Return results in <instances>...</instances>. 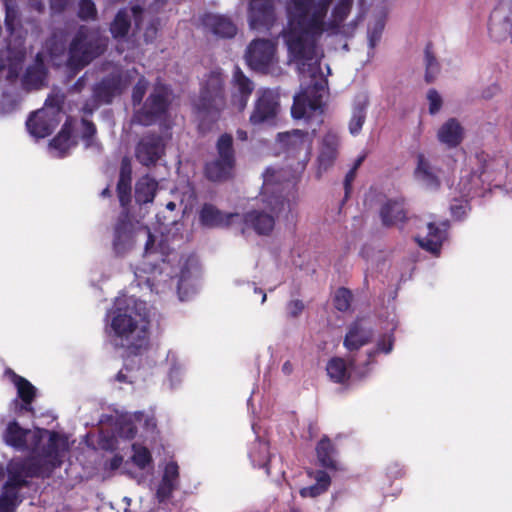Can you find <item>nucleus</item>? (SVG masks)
I'll list each match as a JSON object with an SVG mask.
<instances>
[{
  "label": "nucleus",
  "mask_w": 512,
  "mask_h": 512,
  "mask_svg": "<svg viewBox=\"0 0 512 512\" xmlns=\"http://www.w3.org/2000/svg\"><path fill=\"white\" fill-rule=\"evenodd\" d=\"M149 311L144 301L130 298L112 311L109 336L115 348L127 356H138L150 345Z\"/></svg>",
  "instance_id": "nucleus-1"
},
{
  "label": "nucleus",
  "mask_w": 512,
  "mask_h": 512,
  "mask_svg": "<svg viewBox=\"0 0 512 512\" xmlns=\"http://www.w3.org/2000/svg\"><path fill=\"white\" fill-rule=\"evenodd\" d=\"M275 172L268 168L264 173L261 190V201L264 210L253 209L242 217L245 228L254 230L258 235H269L275 226V218L283 212L291 211V203L287 198L286 186L274 181Z\"/></svg>",
  "instance_id": "nucleus-2"
},
{
  "label": "nucleus",
  "mask_w": 512,
  "mask_h": 512,
  "mask_svg": "<svg viewBox=\"0 0 512 512\" xmlns=\"http://www.w3.org/2000/svg\"><path fill=\"white\" fill-rule=\"evenodd\" d=\"M106 48L107 41L98 30L81 25L69 45L68 65L81 70L102 55Z\"/></svg>",
  "instance_id": "nucleus-3"
},
{
  "label": "nucleus",
  "mask_w": 512,
  "mask_h": 512,
  "mask_svg": "<svg viewBox=\"0 0 512 512\" xmlns=\"http://www.w3.org/2000/svg\"><path fill=\"white\" fill-rule=\"evenodd\" d=\"M226 106L225 75L218 68L206 75L195 108L199 114L215 122Z\"/></svg>",
  "instance_id": "nucleus-4"
},
{
  "label": "nucleus",
  "mask_w": 512,
  "mask_h": 512,
  "mask_svg": "<svg viewBox=\"0 0 512 512\" xmlns=\"http://www.w3.org/2000/svg\"><path fill=\"white\" fill-rule=\"evenodd\" d=\"M324 31L325 27H319L315 21L309 25H289L284 34L289 53L295 60H312L315 56L316 38Z\"/></svg>",
  "instance_id": "nucleus-5"
},
{
  "label": "nucleus",
  "mask_w": 512,
  "mask_h": 512,
  "mask_svg": "<svg viewBox=\"0 0 512 512\" xmlns=\"http://www.w3.org/2000/svg\"><path fill=\"white\" fill-rule=\"evenodd\" d=\"M217 157L204 166V175L211 182H225L233 178L236 155L231 134L220 135L216 142Z\"/></svg>",
  "instance_id": "nucleus-6"
},
{
  "label": "nucleus",
  "mask_w": 512,
  "mask_h": 512,
  "mask_svg": "<svg viewBox=\"0 0 512 512\" xmlns=\"http://www.w3.org/2000/svg\"><path fill=\"white\" fill-rule=\"evenodd\" d=\"M171 90L163 84L155 85L141 108L135 111L133 120L142 126H152L168 116Z\"/></svg>",
  "instance_id": "nucleus-7"
},
{
  "label": "nucleus",
  "mask_w": 512,
  "mask_h": 512,
  "mask_svg": "<svg viewBox=\"0 0 512 512\" xmlns=\"http://www.w3.org/2000/svg\"><path fill=\"white\" fill-rule=\"evenodd\" d=\"M332 0H291L288 8L289 25H309L313 21L319 27H325L324 18Z\"/></svg>",
  "instance_id": "nucleus-8"
},
{
  "label": "nucleus",
  "mask_w": 512,
  "mask_h": 512,
  "mask_svg": "<svg viewBox=\"0 0 512 512\" xmlns=\"http://www.w3.org/2000/svg\"><path fill=\"white\" fill-rule=\"evenodd\" d=\"M280 108L279 94L270 88H260L256 92L249 123L252 126L273 125L276 122Z\"/></svg>",
  "instance_id": "nucleus-9"
},
{
  "label": "nucleus",
  "mask_w": 512,
  "mask_h": 512,
  "mask_svg": "<svg viewBox=\"0 0 512 512\" xmlns=\"http://www.w3.org/2000/svg\"><path fill=\"white\" fill-rule=\"evenodd\" d=\"M42 432L48 433L49 438L47 443L40 449V451L36 455L41 460H43L44 464H46L48 472L52 473L56 468H59L63 463V455L59 443L63 442L62 444L63 446H65V442L58 432L38 429L32 434L30 445L32 452H36V450L38 449L42 441Z\"/></svg>",
  "instance_id": "nucleus-10"
},
{
  "label": "nucleus",
  "mask_w": 512,
  "mask_h": 512,
  "mask_svg": "<svg viewBox=\"0 0 512 512\" xmlns=\"http://www.w3.org/2000/svg\"><path fill=\"white\" fill-rule=\"evenodd\" d=\"M324 85L321 82H315L306 90L294 97L291 107V114L295 119L311 118L316 113L321 114L322 109V92Z\"/></svg>",
  "instance_id": "nucleus-11"
},
{
  "label": "nucleus",
  "mask_w": 512,
  "mask_h": 512,
  "mask_svg": "<svg viewBox=\"0 0 512 512\" xmlns=\"http://www.w3.org/2000/svg\"><path fill=\"white\" fill-rule=\"evenodd\" d=\"M247 17L252 30L270 31L276 22L274 0H250Z\"/></svg>",
  "instance_id": "nucleus-12"
},
{
  "label": "nucleus",
  "mask_w": 512,
  "mask_h": 512,
  "mask_svg": "<svg viewBox=\"0 0 512 512\" xmlns=\"http://www.w3.org/2000/svg\"><path fill=\"white\" fill-rule=\"evenodd\" d=\"M489 34L496 42L512 37V0H501L489 18Z\"/></svg>",
  "instance_id": "nucleus-13"
},
{
  "label": "nucleus",
  "mask_w": 512,
  "mask_h": 512,
  "mask_svg": "<svg viewBox=\"0 0 512 512\" xmlns=\"http://www.w3.org/2000/svg\"><path fill=\"white\" fill-rule=\"evenodd\" d=\"M275 45L268 39L253 40L246 51V62L251 69L258 72H267L273 62Z\"/></svg>",
  "instance_id": "nucleus-14"
},
{
  "label": "nucleus",
  "mask_w": 512,
  "mask_h": 512,
  "mask_svg": "<svg viewBox=\"0 0 512 512\" xmlns=\"http://www.w3.org/2000/svg\"><path fill=\"white\" fill-rule=\"evenodd\" d=\"M230 85L231 105L238 112H243L246 109L249 99L255 90V83L245 75V73L238 65H235L232 78L230 80Z\"/></svg>",
  "instance_id": "nucleus-15"
},
{
  "label": "nucleus",
  "mask_w": 512,
  "mask_h": 512,
  "mask_svg": "<svg viewBox=\"0 0 512 512\" xmlns=\"http://www.w3.org/2000/svg\"><path fill=\"white\" fill-rule=\"evenodd\" d=\"M142 14L143 8L139 5L132 6L130 10L127 8L119 9L109 26V31L113 39L123 40L128 36L132 17L135 26L139 28L142 23Z\"/></svg>",
  "instance_id": "nucleus-16"
},
{
  "label": "nucleus",
  "mask_w": 512,
  "mask_h": 512,
  "mask_svg": "<svg viewBox=\"0 0 512 512\" xmlns=\"http://www.w3.org/2000/svg\"><path fill=\"white\" fill-rule=\"evenodd\" d=\"M201 24L207 32L219 39H232L238 32L234 20L223 14L205 13L201 17Z\"/></svg>",
  "instance_id": "nucleus-17"
},
{
  "label": "nucleus",
  "mask_w": 512,
  "mask_h": 512,
  "mask_svg": "<svg viewBox=\"0 0 512 512\" xmlns=\"http://www.w3.org/2000/svg\"><path fill=\"white\" fill-rule=\"evenodd\" d=\"M59 109L51 113L47 109H40L32 113L26 121V127L29 133L36 138H45L49 136L56 128L59 120Z\"/></svg>",
  "instance_id": "nucleus-18"
},
{
  "label": "nucleus",
  "mask_w": 512,
  "mask_h": 512,
  "mask_svg": "<svg viewBox=\"0 0 512 512\" xmlns=\"http://www.w3.org/2000/svg\"><path fill=\"white\" fill-rule=\"evenodd\" d=\"M163 149V139L160 135L147 134L138 142L135 156L139 163L149 167L160 159Z\"/></svg>",
  "instance_id": "nucleus-19"
},
{
  "label": "nucleus",
  "mask_w": 512,
  "mask_h": 512,
  "mask_svg": "<svg viewBox=\"0 0 512 512\" xmlns=\"http://www.w3.org/2000/svg\"><path fill=\"white\" fill-rule=\"evenodd\" d=\"M277 139L288 155L295 157L301 151L310 154L313 139L307 131L296 129L291 132L279 133Z\"/></svg>",
  "instance_id": "nucleus-20"
},
{
  "label": "nucleus",
  "mask_w": 512,
  "mask_h": 512,
  "mask_svg": "<svg viewBox=\"0 0 512 512\" xmlns=\"http://www.w3.org/2000/svg\"><path fill=\"white\" fill-rule=\"evenodd\" d=\"M123 91V82L120 75H110L104 77L93 87V101L96 105L111 104L114 97L120 95Z\"/></svg>",
  "instance_id": "nucleus-21"
},
{
  "label": "nucleus",
  "mask_w": 512,
  "mask_h": 512,
  "mask_svg": "<svg viewBox=\"0 0 512 512\" xmlns=\"http://www.w3.org/2000/svg\"><path fill=\"white\" fill-rule=\"evenodd\" d=\"M407 213L403 198L388 199L381 205L379 210L381 223L387 228L404 224L408 220Z\"/></svg>",
  "instance_id": "nucleus-22"
},
{
  "label": "nucleus",
  "mask_w": 512,
  "mask_h": 512,
  "mask_svg": "<svg viewBox=\"0 0 512 512\" xmlns=\"http://www.w3.org/2000/svg\"><path fill=\"white\" fill-rule=\"evenodd\" d=\"M132 236L133 223L130 218V213L129 211H121L114 227V251L117 254L126 252L131 244Z\"/></svg>",
  "instance_id": "nucleus-23"
},
{
  "label": "nucleus",
  "mask_w": 512,
  "mask_h": 512,
  "mask_svg": "<svg viewBox=\"0 0 512 512\" xmlns=\"http://www.w3.org/2000/svg\"><path fill=\"white\" fill-rule=\"evenodd\" d=\"M4 375L14 384L17 389V395L22 401L21 410L34 412L32 402L36 398L37 389L26 378L18 375L13 369L6 368Z\"/></svg>",
  "instance_id": "nucleus-24"
},
{
  "label": "nucleus",
  "mask_w": 512,
  "mask_h": 512,
  "mask_svg": "<svg viewBox=\"0 0 512 512\" xmlns=\"http://www.w3.org/2000/svg\"><path fill=\"white\" fill-rule=\"evenodd\" d=\"M236 218H240V214L223 213L216 206L210 203H205L199 212L201 225L210 228L227 227L231 225Z\"/></svg>",
  "instance_id": "nucleus-25"
},
{
  "label": "nucleus",
  "mask_w": 512,
  "mask_h": 512,
  "mask_svg": "<svg viewBox=\"0 0 512 512\" xmlns=\"http://www.w3.org/2000/svg\"><path fill=\"white\" fill-rule=\"evenodd\" d=\"M116 191L122 211H129L132 200V168L127 158L121 162Z\"/></svg>",
  "instance_id": "nucleus-26"
},
{
  "label": "nucleus",
  "mask_w": 512,
  "mask_h": 512,
  "mask_svg": "<svg viewBox=\"0 0 512 512\" xmlns=\"http://www.w3.org/2000/svg\"><path fill=\"white\" fill-rule=\"evenodd\" d=\"M339 143V136L336 133L330 131L324 135L317 158L319 172L327 171L333 166L338 156Z\"/></svg>",
  "instance_id": "nucleus-27"
},
{
  "label": "nucleus",
  "mask_w": 512,
  "mask_h": 512,
  "mask_svg": "<svg viewBox=\"0 0 512 512\" xmlns=\"http://www.w3.org/2000/svg\"><path fill=\"white\" fill-rule=\"evenodd\" d=\"M372 338L373 330L364 327L359 320H356L349 325L343 345L349 351H357L370 343Z\"/></svg>",
  "instance_id": "nucleus-28"
},
{
  "label": "nucleus",
  "mask_w": 512,
  "mask_h": 512,
  "mask_svg": "<svg viewBox=\"0 0 512 512\" xmlns=\"http://www.w3.org/2000/svg\"><path fill=\"white\" fill-rule=\"evenodd\" d=\"M315 451L318 463L321 467L330 471H338L341 469L337 459L338 451L328 436L324 435L318 441Z\"/></svg>",
  "instance_id": "nucleus-29"
},
{
  "label": "nucleus",
  "mask_w": 512,
  "mask_h": 512,
  "mask_svg": "<svg viewBox=\"0 0 512 512\" xmlns=\"http://www.w3.org/2000/svg\"><path fill=\"white\" fill-rule=\"evenodd\" d=\"M414 177L429 190H438L440 188L441 181L435 172V168L423 153H418L417 155Z\"/></svg>",
  "instance_id": "nucleus-30"
},
{
  "label": "nucleus",
  "mask_w": 512,
  "mask_h": 512,
  "mask_svg": "<svg viewBox=\"0 0 512 512\" xmlns=\"http://www.w3.org/2000/svg\"><path fill=\"white\" fill-rule=\"evenodd\" d=\"M442 227L434 222H430L427 226L428 233L425 237L417 238L418 244L433 254H438L441 250L443 241L446 238L447 222L441 224Z\"/></svg>",
  "instance_id": "nucleus-31"
},
{
  "label": "nucleus",
  "mask_w": 512,
  "mask_h": 512,
  "mask_svg": "<svg viewBox=\"0 0 512 512\" xmlns=\"http://www.w3.org/2000/svg\"><path fill=\"white\" fill-rule=\"evenodd\" d=\"M31 434V430L23 428L16 421H10L3 433L4 442L19 451H25L29 449L27 443L28 436Z\"/></svg>",
  "instance_id": "nucleus-32"
},
{
  "label": "nucleus",
  "mask_w": 512,
  "mask_h": 512,
  "mask_svg": "<svg viewBox=\"0 0 512 512\" xmlns=\"http://www.w3.org/2000/svg\"><path fill=\"white\" fill-rule=\"evenodd\" d=\"M437 137L441 143L455 148L463 141L464 128L456 118H450L439 128Z\"/></svg>",
  "instance_id": "nucleus-33"
},
{
  "label": "nucleus",
  "mask_w": 512,
  "mask_h": 512,
  "mask_svg": "<svg viewBox=\"0 0 512 512\" xmlns=\"http://www.w3.org/2000/svg\"><path fill=\"white\" fill-rule=\"evenodd\" d=\"M18 471L27 479L34 477H49L52 473L48 472L46 464L43 463L37 455H32L26 459L11 462Z\"/></svg>",
  "instance_id": "nucleus-34"
},
{
  "label": "nucleus",
  "mask_w": 512,
  "mask_h": 512,
  "mask_svg": "<svg viewBox=\"0 0 512 512\" xmlns=\"http://www.w3.org/2000/svg\"><path fill=\"white\" fill-rule=\"evenodd\" d=\"M369 106V99L367 96L357 97L353 103L351 118L349 120V132L353 136H357L366 121L367 108Z\"/></svg>",
  "instance_id": "nucleus-35"
},
{
  "label": "nucleus",
  "mask_w": 512,
  "mask_h": 512,
  "mask_svg": "<svg viewBox=\"0 0 512 512\" xmlns=\"http://www.w3.org/2000/svg\"><path fill=\"white\" fill-rule=\"evenodd\" d=\"M354 0H339L332 10L330 20L325 23V31L336 34L350 15Z\"/></svg>",
  "instance_id": "nucleus-36"
},
{
  "label": "nucleus",
  "mask_w": 512,
  "mask_h": 512,
  "mask_svg": "<svg viewBox=\"0 0 512 512\" xmlns=\"http://www.w3.org/2000/svg\"><path fill=\"white\" fill-rule=\"evenodd\" d=\"M158 186V182L149 175L141 177L135 185L136 203L139 205H144L153 202L158 190Z\"/></svg>",
  "instance_id": "nucleus-37"
},
{
  "label": "nucleus",
  "mask_w": 512,
  "mask_h": 512,
  "mask_svg": "<svg viewBox=\"0 0 512 512\" xmlns=\"http://www.w3.org/2000/svg\"><path fill=\"white\" fill-rule=\"evenodd\" d=\"M314 478L316 480L315 484L300 489L299 493L301 497L315 498L325 493L329 489L331 485V478L326 471L317 470L315 472Z\"/></svg>",
  "instance_id": "nucleus-38"
},
{
  "label": "nucleus",
  "mask_w": 512,
  "mask_h": 512,
  "mask_svg": "<svg viewBox=\"0 0 512 512\" xmlns=\"http://www.w3.org/2000/svg\"><path fill=\"white\" fill-rule=\"evenodd\" d=\"M326 371L331 381L338 384H345L350 379V372L347 369V364L343 358L333 357L327 365Z\"/></svg>",
  "instance_id": "nucleus-39"
},
{
  "label": "nucleus",
  "mask_w": 512,
  "mask_h": 512,
  "mask_svg": "<svg viewBox=\"0 0 512 512\" xmlns=\"http://www.w3.org/2000/svg\"><path fill=\"white\" fill-rule=\"evenodd\" d=\"M252 465L259 469H265L270 474V455L266 444L258 443L254 445L249 453Z\"/></svg>",
  "instance_id": "nucleus-40"
},
{
  "label": "nucleus",
  "mask_w": 512,
  "mask_h": 512,
  "mask_svg": "<svg viewBox=\"0 0 512 512\" xmlns=\"http://www.w3.org/2000/svg\"><path fill=\"white\" fill-rule=\"evenodd\" d=\"M71 136V126L65 123L58 134L50 141V146L60 152V157H64L70 149Z\"/></svg>",
  "instance_id": "nucleus-41"
},
{
  "label": "nucleus",
  "mask_w": 512,
  "mask_h": 512,
  "mask_svg": "<svg viewBox=\"0 0 512 512\" xmlns=\"http://www.w3.org/2000/svg\"><path fill=\"white\" fill-rule=\"evenodd\" d=\"M28 480L18 471V469L10 463L8 468V479L3 487V490L16 492L19 495V490L28 486Z\"/></svg>",
  "instance_id": "nucleus-42"
},
{
  "label": "nucleus",
  "mask_w": 512,
  "mask_h": 512,
  "mask_svg": "<svg viewBox=\"0 0 512 512\" xmlns=\"http://www.w3.org/2000/svg\"><path fill=\"white\" fill-rule=\"evenodd\" d=\"M132 451L133 455L131 460L137 468L144 470L153 462L151 452L147 447L133 443Z\"/></svg>",
  "instance_id": "nucleus-43"
},
{
  "label": "nucleus",
  "mask_w": 512,
  "mask_h": 512,
  "mask_svg": "<svg viewBox=\"0 0 512 512\" xmlns=\"http://www.w3.org/2000/svg\"><path fill=\"white\" fill-rule=\"evenodd\" d=\"M425 65V81L427 83H432L440 70V66L436 57L434 56L433 45L430 42L427 43L425 47Z\"/></svg>",
  "instance_id": "nucleus-44"
},
{
  "label": "nucleus",
  "mask_w": 512,
  "mask_h": 512,
  "mask_svg": "<svg viewBox=\"0 0 512 512\" xmlns=\"http://www.w3.org/2000/svg\"><path fill=\"white\" fill-rule=\"evenodd\" d=\"M352 299V292L348 288L340 287L335 293L333 305L338 311L346 312L350 309Z\"/></svg>",
  "instance_id": "nucleus-45"
},
{
  "label": "nucleus",
  "mask_w": 512,
  "mask_h": 512,
  "mask_svg": "<svg viewBox=\"0 0 512 512\" xmlns=\"http://www.w3.org/2000/svg\"><path fill=\"white\" fill-rule=\"evenodd\" d=\"M385 16L381 15L376 18L372 27L368 29V40L369 46L371 48H375V46L379 43L382 37V33L385 28Z\"/></svg>",
  "instance_id": "nucleus-46"
},
{
  "label": "nucleus",
  "mask_w": 512,
  "mask_h": 512,
  "mask_svg": "<svg viewBox=\"0 0 512 512\" xmlns=\"http://www.w3.org/2000/svg\"><path fill=\"white\" fill-rule=\"evenodd\" d=\"M394 346V336L392 333L383 335L378 341L375 350L368 353V363L372 361L376 354L385 353L388 354L392 351Z\"/></svg>",
  "instance_id": "nucleus-47"
},
{
  "label": "nucleus",
  "mask_w": 512,
  "mask_h": 512,
  "mask_svg": "<svg viewBox=\"0 0 512 512\" xmlns=\"http://www.w3.org/2000/svg\"><path fill=\"white\" fill-rule=\"evenodd\" d=\"M19 502V495L16 492L3 490L0 495V512H15Z\"/></svg>",
  "instance_id": "nucleus-48"
},
{
  "label": "nucleus",
  "mask_w": 512,
  "mask_h": 512,
  "mask_svg": "<svg viewBox=\"0 0 512 512\" xmlns=\"http://www.w3.org/2000/svg\"><path fill=\"white\" fill-rule=\"evenodd\" d=\"M78 6L77 15L81 20L88 21L97 18V8L92 0H80Z\"/></svg>",
  "instance_id": "nucleus-49"
},
{
  "label": "nucleus",
  "mask_w": 512,
  "mask_h": 512,
  "mask_svg": "<svg viewBox=\"0 0 512 512\" xmlns=\"http://www.w3.org/2000/svg\"><path fill=\"white\" fill-rule=\"evenodd\" d=\"M81 125H82L81 138L85 142L86 146L89 147L93 144L94 138L97 133L96 125L92 121H90L86 118L81 119Z\"/></svg>",
  "instance_id": "nucleus-50"
},
{
  "label": "nucleus",
  "mask_w": 512,
  "mask_h": 512,
  "mask_svg": "<svg viewBox=\"0 0 512 512\" xmlns=\"http://www.w3.org/2000/svg\"><path fill=\"white\" fill-rule=\"evenodd\" d=\"M148 82L144 77L138 79L132 90V103L134 106L140 105L146 94Z\"/></svg>",
  "instance_id": "nucleus-51"
},
{
  "label": "nucleus",
  "mask_w": 512,
  "mask_h": 512,
  "mask_svg": "<svg viewBox=\"0 0 512 512\" xmlns=\"http://www.w3.org/2000/svg\"><path fill=\"white\" fill-rule=\"evenodd\" d=\"M179 478V467L176 462H169L166 464L164 468V473L161 481L168 482L170 484L176 485L178 484Z\"/></svg>",
  "instance_id": "nucleus-52"
},
{
  "label": "nucleus",
  "mask_w": 512,
  "mask_h": 512,
  "mask_svg": "<svg viewBox=\"0 0 512 512\" xmlns=\"http://www.w3.org/2000/svg\"><path fill=\"white\" fill-rule=\"evenodd\" d=\"M177 488L176 485L170 484L168 482L160 481L157 491H156V498L159 503H163L166 500H168L171 496L173 491Z\"/></svg>",
  "instance_id": "nucleus-53"
},
{
  "label": "nucleus",
  "mask_w": 512,
  "mask_h": 512,
  "mask_svg": "<svg viewBox=\"0 0 512 512\" xmlns=\"http://www.w3.org/2000/svg\"><path fill=\"white\" fill-rule=\"evenodd\" d=\"M429 101V113L434 115L438 113L442 107L443 101L440 94L435 89H430L427 93Z\"/></svg>",
  "instance_id": "nucleus-54"
},
{
  "label": "nucleus",
  "mask_w": 512,
  "mask_h": 512,
  "mask_svg": "<svg viewBox=\"0 0 512 512\" xmlns=\"http://www.w3.org/2000/svg\"><path fill=\"white\" fill-rule=\"evenodd\" d=\"M17 22V12L15 9L7 6L6 7V14H5V26L6 29L12 34L15 30Z\"/></svg>",
  "instance_id": "nucleus-55"
},
{
  "label": "nucleus",
  "mask_w": 512,
  "mask_h": 512,
  "mask_svg": "<svg viewBox=\"0 0 512 512\" xmlns=\"http://www.w3.org/2000/svg\"><path fill=\"white\" fill-rule=\"evenodd\" d=\"M357 175V171L350 169L344 178V190H345V197L344 199L347 200L349 198V195L352 190V183L355 180Z\"/></svg>",
  "instance_id": "nucleus-56"
},
{
  "label": "nucleus",
  "mask_w": 512,
  "mask_h": 512,
  "mask_svg": "<svg viewBox=\"0 0 512 512\" xmlns=\"http://www.w3.org/2000/svg\"><path fill=\"white\" fill-rule=\"evenodd\" d=\"M159 25H160V20L158 18L153 19L149 23V25L147 26L145 33H144V37H145L146 41H148L149 39L152 40L156 36Z\"/></svg>",
  "instance_id": "nucleus-57"
},
{
  "label": "nucleus",
  "mask_w": 512,
  "mask_h": 512,
  "mask_svg": "<svg viewBox=\"0 0 512 512\" xmlns=\"http://www.w3.org/2000/svg\"><path fill=\"white\" fill-rule=\"evenodd\" d=\"M25 82H41L42 80V73L40 70L36 68H28L25 76H24Z\"/></svg>",
  "instance_id": "nucleus-58"
},
{
  "label": "nucleus",
  "mask_w": 512,
  "mask_h": 512,
  "mask_svg": "<svg viewBox=\"0 0 512 512\" xmlns=\"http://www.w3.org/2000/svg\"><path fill=\"white\" fill-rule=\"evenodd\" d=\"M304 309V304L301 300H292L288 303V311L290 316L297 317Z\"/></svg>",
  "instance_id": "nucleus-59"
},
{
  "label": "nucleus",
  "mask_w": 512,
  "mask_h": 512,
  "mask_svg": "<svg viewBox=\"0 0 512 512\" xmlns=\"http://www.w3.org/2000/svg\"><path fill=\"white\" fill-rule=\"evenodd\" d=\"M500 92V87L498 84L494 83V84H491L490 86H488L487 88H485L483 91H482V97L484 99H491L493 98L495 95H497L498 93Z\"/></svg>",
  "instance_id": "nucleus-60"
},
{
  "label": "nucleus",
  "mask_w": 512,
  "mask_h": 512,
  "mask_svg": "<svg viewBox=\"0 0 512 512\" xmlns=\"http://www.w3.org/2000/svg\"><path fill=\"white\" fill-rule=\"evenodd\" d=\"M69 4V0H50V7L55 13L63 12Z\"/></svg>",
  "instance_id": "nucleus-61"
},
{
  "label": "nucleus",
  "mask_w": 512,
  "mask_h": 512,
  "mask_svg": "<svg viewBox=\"0 0 512 512\" xmlns=\"http://www.w3.org/2000/svg\"><path fill=\"white\" fill-rule=\"evenodd\" d=\"M451 214L456 219H461L465 214V207L462 204H453L450 207Z\"/></svg>",
  "instance_id": "nucleus-62"
},
{
  "label": "nucleus",
  "mask_w": 512,
  "mask_h": 512,
  "mask_svg": "<svg viewBox=\"0 0 512 512\" xmlns=\"http://www.w3.org/2000/svg\"><path fill=\"white\" fill-rule=\"evenodd\" d=\"M122 462H123V457L121 455L116 454L110 459L109 468L111 470H116L121 466Z\"/></svg>",
  "instance_id": "nucleus-63"
},
{
  "label": "nucleus",
  "mask_w": 512,
  "mask_h": 512,
  "mask_svg": "<svg viewBox=\"0 0 512 512\" xmlns=\"http://www.w3.org/2000/svg\"><path fill=\"white\" fill-rule=\"evenodd\" d=\"M157 218H158V221L162 225H165V226L172 225V224H174L176 222V214L171 216V217H167L165 215L161 216V213H158L157 214Z\"/></svg>",
  "instance_id": "nucleus-64"
}]
</instances>
